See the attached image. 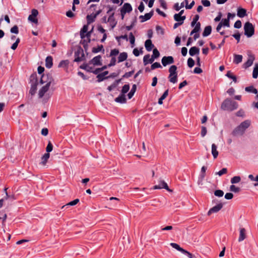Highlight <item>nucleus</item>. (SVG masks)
I'll return each mask as SVG.
<instances>
[{
  "label": "nucleus",
  "instance_id": "412c9836",
  "mask_svg": "<svg viewBox=\"0 0 258 258\" xmlns=\"http://www.w3.org/2000/svg\"><path fill=\"white\" fill-rule=\"evenodd\" d=\"M50 157V154L49 153H45L41 159V162L40 163V164L45 166L49 158Z\"/></svg>",
  "mask_w": 258,
  "mask_h": 258
},
{
  "label": "nucleus",
  "instance_id": "49530a36",
  "mask_svg": "<svg viewBox=\"0 0 258 258\" xmlns=\"http://www.w3.org/2000/svg\"><path fill=\"white\" fill-rule=\"evenodd\" d=\"M226 76L227 77H228L229 78H230L231 79L233 80V81L234 82H236L237 81V80H236V76H234L232 75V74L231 73L230 71H228L227 73V74H226Z\"/></svg>",
  "mask_w": 258,
  "mask_h": 258
},
{
  "label": "nucleus",
  "instance_id": "20e7f679",
  "mask_svg": "<svg viewBox=\"0 0 258 258\" xmlns=\"http://www.w3.org/2000/svg\"><path fill=\"white\" fill-rule=\"evenodd\" d=\"M244 34L247 37H251L254 33V28L252 24L249 22H246L244 25Z\"/></svg>",
  "mask_w": 258,
  "mask_h": 258
},
{
  "label": "nucleus",
  "instance_id": "69168bd1",
  "mask_svg": "<svg viewBox=\"0 0 258 258\" xmlns=\"http://www.w3.org/2000/svg\"><path fill=\"white\" fill-rule=\"evenodd\" d=\"M241 22L240 20L236 21L234 25V27L235 28H240L241 27Z\"/></svg>",
  "mask_w": 258,
  "mask_h": 258
},
{
  "label": "nucleus",
  "instance_id": "c85d7f7f",
  "mask_svg": "<svg viewBox=\"0 0 258 258\" xmlns=\"http://www.w3.org/2000/svg\"><path fill=\"white\" fill-rule=\"evenodd\" d=\"M212 31V27L211 26H206L204 30V32L203 33V36L204 37H207L209 36L211 33Z\"/></svg>",
  "mask_w": 258,
  "mask_h": 258
},
{
  "label": "nucleus",
  "instance_id": "a18cd8bd",
  "mask_svg": "<svg viewBox=\"0 0 258 258\" xmlns=\"http://www.w3.org/2000/svg\"><path fill=\"white\" fill-rule=\"evenodd\" d=\"M214 195L216 197H222L224 195V192L223 191V190L220 189L216 190L214 191Z\"/></svg>",
  "mask_w": 258,
  "mask_h": 258
},
{
  "label": "nucleus",
  "instance_id": "338daca9",
  "mask_svg": "<svg viewBox=\"0 0 258 258\" xmlns=\"http://www.w3.org/2000/svg\"><path fill=\"white\" fill-rule=\"evenodd\" d=\"M207 128L205 126H202V130H201V136L202 137H204L205 136V135L207 134Z\"/></svg>",
  "mask_w": 258,
  "mask_h": 258
},
{
  "label": "nucleus",
  "instance_id": "a211bd4d",
  "mask_svg": "<svg viewBox=\"0 0 258 258\" xmlns=\"http://www.w3.org/2000/svg\"><path fill=\"white\" fill-rule=\"evenodd\" d=\"M154 60V58L152 56L150 57V54L145 55L143 58V62L145 66L148 63H152Z\"/></svg>",
  "mask_w": 258,
  "mask_h": 258
},
{
  "label": "nucleus",
  "instance_id": "bb28decb",
  "mask_svg": "<svg viewBox=\"0 0 258 258\" xmlns=\"http://www.w3.org/2000/svg\"><path fill=\"white\" fill-rule=\"evenodd\" d=\"M245 91L249 93H252L256 94L258 93V90L255 89L253 86H250L245 88Z\"/></svg>",
  "mask_w": 258,
  "mask_h": 258
},
{
  "label": "nucleus",
  "instance_id": "de8ad7c7",
  "mask_svg": "<svg viewBox=\"0 0 258 258\" xmlns=\"http://www.w3.org/2000/svg\"><path fill=\"white\" fill-rule=\"evenodd\" d=\"M159 56L160 53L159 51L156 48H154L153 51V55H152V57L155 59L158 57Z\"/></svg>",
  "mask_w": 258,
  "mask_h": 258
},
{
  "label": "nucleus",
  "instance_id": "a19ab883",
  "mask_svg": "<svg viewBox=\"0 0 258 258\" xmlns=\"http://www.w3.org/2000/svg\"><path fill=\"white\" fill-rule=\"evenodd\" d=\"M241 178L239 176H235L231 179V182L232 184L237 183L240 181Z\"/></svg>",
  "mask_w": 258,
  "mask_h": 258
},
{
  "label": "nucleus",
  "instance_id": "bf43d9fd",
  "mask_svg": "<svg viewBox=\"0 0 258 258\" xmlns=\"http://www.w3.org/2000/svg\"><path fill=\"white\" fill-rule=\"evenodd\" d=\"M10 31L12 33L18 34L19 33L18 26L17 25H15L11 29Z\"/></svg>",
  "mask_w": 258,
  "mask_h": 258
},
{
  "label": "nucleus",
  "instance_id": "cd10ccee",
  "mask_svg": "<svg viewBox=\"0 0 258 258\" xmlns=\"http://www.w3.org/2000/svg\"><path fill=\"white\" fill-rule=\"evenodd\" d=\"M242 55L239 54H234L233 62L235 64L240 63L242 60Z\"/></svg>",
  "mask_w": 258,
  "mask_h": 258
},
{
  "label": "nucleus",
  "instance_id": "6ab92c4d",
  "mask_svg": "<svg viewBox=\"0 0 258 258\" xmlns=\"http://www.w3.org/2000/svg\"><path fill=\"white\" fill-rule=\"evenodd\" d=\"M121 10L123 11V13H129L132 11V7L128 3H125Z\"/></svg>",
  "mask_w": 258,
  "mask_h": 258
},
{
  "label": "nucleus",
  "instance_id": "7c9ffc66",
  "mask_svg": "<svg viewBox=\"0 0 258 258\" xmlns=\"http://www.w3.org/2000/svg\"><path fill=\"white\" fill-rule=\"evenodd\" d=\"M174 20L178 22H182L183 23V21L186 19V17L185 16H179L178 14H175L174 15Z\"/></svg>",
  "mask_w": 258,
  "mask_h": 258
},
{
  "label": "nucleus",
  "instance_id": "f8f14e48",
  "mask_svg": "<svg viewBox=\"0 0 258 258\" xmlns=\"http://www.w3.org/2000/svg\"><path fill=\"white\" fill-rule=\"evenodd\" d=\"M162 64L165 67L168 64H172L174 62V58L172 56H164L161 60Z\"/></svg>",
  "mask_w": 258,
  "mask_h": 258
},
{
  "label": "nucleus",
  "instance_id": "8fccbe9b",
  "mask_svg": "<svg viewBox=\"0 0 258 258\" xmlns=\"http://www.w3.org/2000/svg\"><path fill=\"white\" fill-rule=\"evenodd\" d=\"M97 79H98L97 81H98V82H100L102 81L103 80H104V79L108 78V77H105L104 76V75H103L102 74L100 73V74H99L97 76Z\"/></svg>",
  "mask_w": 258,
  "mask_h": 258
},
{
  "label": "nucleus",
  "instance_id": "58836bf2",
  "mask_svg": "<svg viewBox=\"0 0 258 258\" xmlns=\"http://www.w3.org/2000/svg\"><path fill=\"white\" fill-rule=\"evenodd\" d=\"M258 76V64L256 63L255 64V67L254 68L253 73H252V77L254 79L257 78Z\"/></svg>",
  "mask_w": 258,
  "mask_h": 258
},
{
  "label": "nucleus",
  "instance_id": "2f4dec72",
  "mask_svg": "<svg viewBox=\"0 0 258 258\" xmlns=\"http://www.w3.org/2000/svg\"><path fill=\"white\" fill-rule=\"evenodd\" d=\"M195 26L194 29L190 32V35H192L194 33H198L201 30V24L200 22H198Z\"/></svg>",
  "mask_w": 258,
  "mask_h": 258
},
{
  "label": "nucleus",
  "instance_id": "473e14b6",
  "mask_svg": "<svg viewBox=\"0 0 258 258\" xmlns=\"http://www.w3.org/2000/svg\"><path fill=\"white\" fill-rule=\"evenodd\" d=\"M127 57V53L126 52H122L119 54V55L118 57V62H120L126 60Z\"/></svg>",
  "mask_w": 258,
  "mask_h": 258
},
{
  "label": "nucleus",
  "instance_id": "1a4fd4ad",
  "mask_svg": "<svg viewBox=\"0 0 258 258\" xmlns=\"http://www.w3.org/2000/svg\"><path fill=\"white\" fill-rule=\"evenodd\" d=\"M75 59L74 61L80 62L83 60L84 57V53L83 50L80 48L75 52Z\"/></svg>",
  "mask_w": 258,
  "mask_h": 258
},
{
  "label": "nucleus",
  "instance_id": "dca6fc26",
  "mask_svg": "<svg viewBox=\"0 0 258 258\" xmlns=\"http://www.w3.org/2000/svg\"><path fill=\"white\" fill-rule=\"evenodd\" d=\"M49 87L50 86L49 85H44L39 90L38 92V96L39 98H41L44 96L45 93L48 91Z\"/></svg>",
  "mask_w": 258,
  "mask_h": 258
},
{
  "label": "nucleus",
  "instance_id": "5fc2aeb1",
  "mask_svg": "<svg viewBox=\"0 0 258 258\" xmlns=\"http://www.w3.org/2000/svg\"><path fill=\"white\" fill-rule=\"evenodd\" d=\"M227 172V169L226 168H222L221 170L216 173V174L219 176H222V175L226 174Z\"/></svg>",
  "mask_w": 258,
  "mask_h": 258
},
{
  "label": "nucleus",
  "instance_id": "603ef678",
  "mask_svg": "<svg viewBox=\"0 0 258 258\" xmlns=\"http://www.w3.org/2000/svg\"><path fill=\"white\" fill-rule=\"evenodd\" d=\"M53 149V146L50 142H48V144L46 147V151L47 152L46 153H49L51 151H52Z\"/></svg>",
  "mask_w": 258,
  "mask_h": 258
},
{
  "label": "nucleus",
  "instance_id": "c756f323",
  "mask_svg": "<svg viewBox=\"0 0 258 258\" xmlns=\"http://www.w3.org/2000/svg\"><path fill=\"white\" fill-rule=\"evenodd\" d=\"M246 15V11L243 8H238L237 10V16L240 18H243Z\"/></svg>",
  "mask_w": 258,
  "mask_h": 258
},
{
  "label": "nucleus",
  "instance_id": "e2e57ef3",
  "mask_svg": "<svg viewBox=\"0 0 258 258\" xmlns=\"http://www.w3.org/2000/svg\"><path fill=\"white\" fill-rule=\"evenodd\" d=\"M156 30L157 33H160L162 35L164 34V30L161 26H157L156 27Z\"/></svg>",
  "mask_w": 258,
  "mask_h": 258
},
{
  "label": "nucleus",
  "instance_id": "6e6d98bb",
  "mask_svg": "<svg viewBox=\"0 0 258 258\" xmlns=\"http://www.w3.org/2000/svg\"><path fill=\"white\" fill-rule=\"evenodd\" d=\"M194 64H195L194 60L192 58L189 57L187 59V65H188V67L192 68L194 66Z\"/></svg>",
  "mask_w": 258,
  "mask_h": 258
},
{
  "label": "nucleus",
  "instance_id": "f704fd0d",
  "mask_svg": "<svg viewBox=\"0 0 258 258\" xmlns=\"http://www.w3.org/2000/svg\"><path fill=\"white\" fill-rule=\"evenodd\" d=\"M168 90H167L164 92V93L161 96V97L159 99L158 103L160 105H161L163 104V100L166 98V97L168 96Z\"/></svg>",
  "mask_w": 258,
  "mask_h": 258
},
{
  "label": "nucleus",
  "instance_id": "c03bdc74",
  "mask_svg": "<svg viewBox=\"0 0 258 258\" xmlns=\"http://www.w3.org/2000/svg\"><path fill=\"white\" fill-rule=\"evenodd\" d=\"M120 81V80H116L115 81V82H114V83H113L112 85H111L110 86H108V88H107V89L109 91H111L113 89L115 88L116 86H117V84Z\"/></svg>",
  "mask_w": 258,
  "mask_h": 258
},
{
  "label": "nucleus",
  "instance_id": "7ed1b4c3",
  "mask_svg": "<svg viewBox=\"0 0 258 258\" xmlns=\"http://www.w3.org/2000/svg\"><path fill=\"white\" fill-rule=\"evenodd\" d=\"M177 67L175 65L171 66L169 69V75L168 78L169 81L173 84L177 82Z\"/></svg>",
  "mask_w": 258,
  "mask_h": 258
},
{
  "label": "nucleus",
  "instance_id": "b1692460",
  "mask_svg": "<svg viewBox=\"0 0 258 258\" xmlns=\"http://www.w3.org/2000/svg\"><path fill=\"white\" fill-rule=\"evenodd\" d=\"M199 52L200 49L196 46L191 47L189 51V53L191 56H194L196 54H198Z\"/></svg>",
  "mask_w": 258,
  "mask_h": 258
},
{
  "label": "nucleus",
  "instance_id": "6e6552de",
  "mask_svg": "<svg viewBox=\"0 0 258 258\" xmlns=\"http://www.w3.org/2000/svg\"><path fill=\"white\" fill-rule=\"evenodd\" d=\"M158 183L159 184L158 185H155L153 187V189H157L164 188L169 192H172V190L170 189L168 187L167 183L165 182L164 180L160 179L158 181Z\"/></svg>",
  "mask_w": 258,
  "mask_h": 258
},
{
  "label": "nucleus",
  "instance_id": "f3484780",
  "mask_svg": "<svg viewBox=\"0 0 258 258\" xmlns=\"http://www.w3.org/2000/svg\"><path fill=\"white\" fill-rule=\"evenodd\" d=\"M153 15V11H152L150 13H146L144 16L141 15L139 17V18L141 19V22H144L146 21H147L152 17Z\"/></svg>",
  "mask_w": 258,
  "mask_h": 258
},
{
  "label": "nucleus",
  "instance_id": "4468645a",
  "mask_svg": "<svg viewBox=\"0 0 258 258\" xmlns=\"http://www.w3.org/2000/svg\"><path fill=\"white\" fill-rule=\"evenodd\" d=\"M254 60V56L252 54L248 55V58L247 60L243 64V67L245 69H247L250 67Z\"/></svg>",
  "mask_w": 258,
  "mask_h": 258
},
{
  "label": "nucleus",
  "instance_id": "2eb2a0df",
  "mask_svg": "<svg viewBox=\"0 0 258 258\" xmlns=\"http://www.w3.org/2000/svg\"><path fill=\"white\" fill-rule=\"evenodd\" d=\"M101 56L98 55L94 57L90 61V63L93 64L94 66H101L102 63L101 62Z\"/></svg>",
  "mask_w": 258,
  "mask_h": 258
},
{
  "label": "nucleus",
  "instance_id": "aec40b11",
  "mask_svg": "<svg viewBox=\"0 0 258 258\" xmlns=\"http://www.w3.org/2000/svg\"><path fill=\"white\" fill-rule=\"evenodd\" d=\"M238 241L241 242L246 238V230L244 228H240Z\"/></svg>",
  "mask_w": 258,
  "mask_h": 258
},
{
  "label": "nucleus",
  "instance_id": "ddd939ff",
  "mask_svg": "<svg viewBox=\"0 0 258 258\" xmlns=\"http://www.w3.org/2000/svg\"><path fill=\"white\" fill-rule=\"evenodd\" d=\"M114 13L110 14L107 19V22L109 23L111 29H113L117 24V21L114 17Z\"/></svg>",
  "mask_w": 258,
  "mask_h": 258
},
{
  "label": "nucleus",
  "instance_id": "4d7b16f0",
  "mask_svg": "<svg viewBox=\"0 0 258 258\" xmlns=\"http://www.w3.org/2000/svg\"><path fill=\"white\" fill-rule=\"evenodd\" d=\"M162 68V66H161L160 63L157 62H156L154 63H153L151 67V70H154L156 68Z\"/></svg>",
  "mask_w": 258,
  "mask_h": 258
},
{
  "label": "nucleus",
  "instance_id": "37998d69",
  "mask_svg": "<svg viewBox=\"0 0 258 258\" xmlns=\"http://www.w3.org/2000/svg\"><path fill=\"white\" fill-rule=\"evenodd\" d=\"M130 90V85L128 84L124 85L122 88L121 93L124 94L126 93Z\"/></svg>",
  "mask_w": 258,
  "mask_h": 258
},
{
  "label": "nucleus",
  "instance_id": "39448f33",
  "mask_svg": "<svg viewBox=\"0 0 258 258\" xmlns=\"http://www.w3.org/2000/svg\"><path fill=\"white\" fill-rule=\"evenodd\" d=\"M30 80L31 82V87L29 91V93L31 95H34L37 90V86L38 84L36 74H33L30 77Z\"/></svg>",
  "mask_w": 258,
  "mask_h": 258
},
{
  "label": "nucleus",
  "instance_id": "c9c22d12",
  "mask_svg": "<svg viewBox=\"0 0 258 258\" xmlns=\"http://www.w3.org/2000/svg\"><path fill=\"white\" fill-rule=\"evenodd\" d=\"M136 89H137L136 85H135V84L133 85L131 91L127 94V96H128V97L129 99L132 98V97L134 96V95L136 91Z\"/></svg>",
  "mask_w": 258,
  "mask_h": 258
},
{
  "label": "nucleus",
  "instance_id": "4c0bfd02",
  "mask_svg": "<svg viewBox=\"0 0 258 258\" xmlns=\"http://www.w3.org/2000/svg\"><path fill=\"white\" fill-rule=\"evenodd\" d=\"M91 42V39L89 38H86L82 39L81 43L83 45L85 48L88 46V44Z\"/></svg>",
  "mask_w": 258,
  "mask_h": 258
},
{
  "label": "nucleus",
  "instance_id": "3c124183",
  "mask_svg": "<svg viewBox=\"0 0 258 258\" xmlns=\"http://www.w3.org/2000/svg\"><path fill=\"white\" fill-rule=\"evenodd\" d=\"M230 190L231 191L234 192H238L240 191V188L238 187H236L234 185H231L230 186Z\"/></svg>",
  "mask_w": 258,
  "mask_h": 258
},
{
  "label": "nucleus",
  "instance_id": "4be33fe9",
  "mask_svg": "<svg viewBox=\"0 0 258 258\" xmlns=\"http://www.w3.org/2000/svg\"><path fill=\"white\" fill-rule=\"evenodd\" d=\"M145 46L148 51H150L154 46L152 44V41L150 39H148L145 41Z\"/></svg>",
  "mask_w": 258,
  "mask_h": 258
},
{
  "label": "nucleus",
  "instance_id": "0eeeda50",
  "mask_svg": "<svg viewBox=\"0 0 258 258\" xmlns=\"http://www.w3.org/2000/svg\"><path fill=\"white\" fill-rule=\"evenodd\" d=\"M170 244L173 248L177 249L183 254H186L188 257L194 258L195 257L191 253L180 247L178 244L175 243H171Z\"/></svg>",
  "mask_w": 258,
  "mask_h": 258
},
{
  "label": "nucleus",
  "instance_id": "0e129e2a",
  "mask_svg": "<svg viewBox=\"0 0 258 258\" xmlns=\"http://www.w3.org/2000/svg\"><path fill=\"white\" fill-rule=\"evenodd\" d=\"M119 53V50L117 49H113L111 50L110 55L115 56Z\"/></svg>",
  "mask_w": 258,
  "mask_h": 258
},
{
  "label": "nucleus",
  "instance_id": "393cba45",
  "mask_svg": "<svg viewBox=\"0 0 258 258\" xmlns=\"http://www.w3.org/2000/svg\"><path fill=\"white\" fill-rule=\"evenodd\" d=\"M126 98L125 95L121 94L118 97L115 99V101L118 103H124L126 102Z\"/></svg>",
  "mask_w": 258,
  "mask_h": 258
},
{
  "label": "nucleus",
  "instance_id": "9b49d317",
  "mask_svg": "<svg viewBox=\"0 0 258 258\" xmlns=\"http://www.w3.org/2000/svg\"><path fill=\"white\" fill-rule=\"evenodd\" d=\"M223 204L222 203H219L209 210L207 213L208 215L210 216L212 213H216L218 212L223 208Z\"/></svg>",
  "mask_w": 258,
  "mask_h": 258
},
{
  "label": "nucleus",
  "instance_id": "13d9d810",
  "mask_svg": "<svg viewBox=\"0 0 258 258\" xmlns=\"http://www.w3.org/2000/svg\"><path fill=\"white\" fill-rule=\"evenodd\" d=\"M184 7V3H182L180 4V6H179L178 3H176L174 6V9L178 11H179L181 8H183Z\"/></svg>",
  "mask_w": 258,
  "mask_h": 258
},
{
  "label": "nucleus",
  "instance_id": "9d476101",
  "mask_svg": "<svg viewBox=\"0 0 258 258\" xmlns=\"http://www.w3.org/2000/svg\"><path fill=\"white\" fill-rule=\"evenodd\" d=\"M223 26L227 27H230V19L229 18L223 19L218 25L216 28V31L217 32H220V30Z\"/></svg>",
  "mask_w": 258,
  "mask_h": 258
},
{
  "label": "nucleus",
  "instance_id": "e433bc0d",
  "mask_svg": "<svg viewBox=\"0 0 258 258\" xmlns=\"http://www.w3.org/2000/svg\"><path fill=\"white\" fill-rule=\"evenodd\" d=\"M96 17L94 16V14H91L90 15H88L87 16V20L88 24H90L93 22L95 21V19Z\"/></svg>",
  "mask_w": 258,
  "mask_h": 258
},
{
  "label": "nucleus",
  "instance_id": "ea45409f",
  "mask_svg": "<svg viewBox=\"0 0 258 258\" xmlns=\"http://www.w3.org/2000/svg\"><path fill=\"white\" fill-rule=\"evenodd\" d=\"M69 61L68 60H61L58 64V67L66 68L69 65Z\"/></svg>",
  "mask_w": 258,
  "mask_h": 258
},
{
  "label": "nucleus",
  "instance_id": "72a5a7b5",
  "mask_svg": "<svg viewBox=\"0 0 258 258\" xmlns=\"http://www.w3.org/2000/svg\"><path fill=\"white\" fill-rule=\"evenodd\" d=\"M79 202V200L77 199H75V200L68 203L67 204L61 207V209H65L66 208H68V206H74V205H76L77 204H78Z\"/></svg>",
  "mask_w": 258,
  "mask_h": 258
},
{
  "label": "nucleus",
  "instance_id": "052dcab7",
  "mask_svg": "<svg viewBox=\"0 0 258 258\" xmlns=\"http://www.w3.org/2000/svg\"><path fill=\"white\" fill-rule=\"evenodd\" d=\"M129 39H130V43L132 44H134L135 42V36H134L132 32H131L130 33Z\"/></svg>",
  "mask_w": 258,
  "mask_h": 258
},
{
  "label": "nucleus",
  "instance_id": "423d86ee",
  "mask_svg": "<svg viewBox=\"0 0 258 258\" xmlns=\"http://www.w3.org/2000/svg\"><path fill=\"white\" fill-rule=\"evenodd\" d=\"M53 79L50 74H43L41 76V78L40 80V83L41 84L46 83L45 85L50 86V84L53 82Z\"/></svg>",
  "mask_w": 258,
  "mask_h": 258
},
{
  "label": "nucleus",
  "instance_id": "680f3d73",
  "mask_svg": "<svg viewBox=\"0 0 258 258\" xmlns=\"http://www.w3.org/2000/svg\"><path fill=\"white\" fill-rule=\"evenodd\" d=\"M28 20L35 24L38 23V20L37 18H36V17H34L29 15V16L28 17Z\"/></svg>",
  "mask_w": 258,
  "mask_h": 258
},
{
  "label": "nucleus",
  "instance_id": "79ce46f5",
  "mask_svg": "<svg viewBox=\"0 0 258 258\" xmlns=\"http://www.w3.org/2000/svg\"><path fill=\"white\" fill-rule=\"evenodd\" d=\"M102 50L104 51L103 46L102 45H99L97 47H93L92 48V52L93 53H97L99 51H101Z\"/></svg>",
  "mask_w": 258,
  "mask_h": 258
},
{
  "label": "nucleus",
  "instance_id": "774afa93",
  "mask_svg": "<svg viewBox=\"0 0 258 258\" xmlns=\"http://www.w3.org/2000/svg\"><path fill=\"white\" fill-rule=\"evenodd\" d=\"M233 195L231 192L226 193L225 195V198L227 200H231L233 198Z\"/></svg>",
  "mask_w": 258,
  "mask_h": 258
},
{
  "label": "nucleus",
  "instance_id": "a878e982",
  "mask_svg": "<svg viewBox=\"0 0 258 258\" xmlns=\"http://www.w3.org/2000/svg\"><path fill=\"white\" fill-rule=\"evenodd\" d=\"M53 64L52 58L51 56H49L46 58L45 59V66L46 68L50 69L52 67Z\"/></svg>",
  "mask_w": 258,
  "mask_h": 258
},
{
  "label": "nucleus",
  "instance_id": "f03ea898",
  "mask_svg": "<svg viewBox=\"0 0 258 258\" xmlns=\"http://www.w3.org/2000/svg\"><path fill=\"white\" fill-rule=\"evenodd\" d=\"M238 107V105L236 102L227 98L222 102L221 108L224 110L232 111L236 109Z\"/></svg>",
  "mask_w": 258,
  "mask_h": 258
},
{
  "label": "nucleus",
  "instance_id": "5701e85b",
  "mask_svg": "<svg viewBox=\"0 0 258 258\" xmlns=\"http://www.w3.org/2000/svg\"><path fill=\"white\" fill-rule=\"evenodd\" d=\"M212 154L214 157V159H216L217 158L219 152L217 151V147L215 144H213L212 145V150H211Z\"/></svg>",
  "mask_w": 258,
  "mask_h": 258
},
{
  "label": "nucleus",
  "instance_id": "f257e3e1",
  "mask_svg": "<svg viewBox=\"0 0 258 258\" xmlns=\"http://www.w3.org/2000/svg\"><path fill=\"white\" fill-rule=\"evenodd\" d=\"M251 123V121L249 119L242 121L233 130L232 135L234 136H242L246 130L250 126Z\"/></svg>",
  "mask_w": 258,
  "mask_h": 258
},
{
  "label": "nucleus",
  "instance_id": "09e8293b",
  "mask_svg": "<svg viewBox=\"0 0 258 258\" xmlns=\"http://www.w3.org/2000/svg\"><path fill=\"white\" fill-rule=\"evenodd\" d=\"M207 170V167L205 166H203L201 168V178L202 180L204 179V178L205 176V172Z\"/></svg>",
  "mask_w": 258,
  "mask_h": 258
},
{
  "label": "nucleus",
  "instance_id": "864d4df0",
  "mask_svg": "<svg viewBox=\"0 0 258 258\" xmlns=\"http://www.w3.org/2000/svg\"><path fill=\"white\" fill-rule=\"evenodd\" d=\"M199 19V16L198 15H196L194 18L193 19V20L191 22V26L192 27H194L195 25L197 24V23H198L197 21H198Z\"/></svg>",
  "mask_w": 258,
  "mask_h": 258
}]
</instances>
